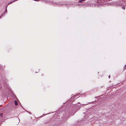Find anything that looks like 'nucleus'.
Here are the masks:
<instances>
[{
	"label": "nucleus",
	"mask_w": 126,
	"mask_h": 126,
	"mask_svg": "<svg viewBox=\"0 0 126 126\" xmlns=\"http://www.w3.org/2000/svg\"><path fill=\"white\" fill-rule=\"evenodd\" d=\"M109 78H110V76H109Z\"/></svg>",
	"instance_id": "7"
},
{
	"label": "nucleus",
	"mask_w": 126,
	"mask_h": 126,
	"mask_svg": "<svg viewBox=\"0 0 126 126\" xmlns=\"http://www.w3.org/2000/svg\"><path fill=\"white\" fill-rule=\"evenodd\" d=\"M3 115V114L2 113H1L0 114V116L1 117H2Z\"/></svg>",
	"instance_id": "3"
},
{
	"label": "nucleus",
	"mask_w": 126,
	"mask_h": 126,
	"mask_svg": "<svg viewBox=\"0 0 126 126\" xmlns=\"http://www.w3.org/2000/svg\"><path fill=\"white\" fill-rule=\"evenodd\" d=\"M15 105H17V102L16 100H15L14 101Z\"/></svg>",
	"instance_id": "2"
},
{
	"label": "nucleus",
	"mask_w": 126,
	"mask_h": 126,
	"mask_svg": "<svg viewBox=\"0 0 126 126\" xmlns=\"http://www.w3.org/2000/svg\"><path fill=\"white\" fill-rule=\"evenodd\" d=\"M122 8H123L124 10H125V8L124 7H122Z\"/></svg>",
	"instance_id": "6"
},
{
	"label": "nucleus",
	"mask_w": 126,
	"mask_h": 126,
	"mask_svg": "<svg viewBox=\"0 0 126 126\" xmlns=\"http://www.w3.org/2000/svg\"><path fill=\"white\" fill-rule=\"evenodd\" d=\"M124 69H125L126 68V64L125 65V66L124 67Z\"/></svg>",
	"instance_id": "5"
},
{
	"label": "nucleus",
	"mask_w": 126,
	"mask_h": 126,
	"mask_svg": "<svg viewBox=\"0 0 126 126\" xmlns=\"http://www.w3.org/2000/svg\"><path fill=\"white\" fill-rule=\"evenodd\" d=\"M7 11V9H6L5 11L4 12L3 14L1 16H0V18L3 15V14H4Z\"/></svg>",
	"instance_id": "1"
},
{
	"label": "nucleus",
	"mask_w": 126,
	"mask_h": 126,
	"mask_svg": "<svg viewBox=\"0 0 126 126\" xmlns=\"http://www.w3.org/2000/svg\"><path fill=\"white\" fill-rule=\"evenodd\" d=\"M84 0H80L79 1V2H81L82 1H83Z\"/></svg>",
	"instance_id": "4"
}]
</instances>
